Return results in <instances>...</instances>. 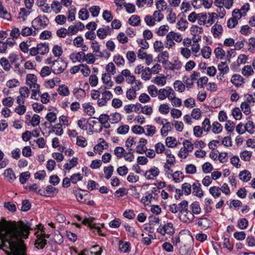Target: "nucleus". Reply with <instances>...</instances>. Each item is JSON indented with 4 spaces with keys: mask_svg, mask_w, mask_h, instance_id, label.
I'll use <instances>...</instances> for the list:
<instances>
[{
    "mask_svg": "<svg viewBox=\"0 0 255 255\" xmlns=\"http://www.w3.org/2000/svg\"><path fill=\"white\" fill-rule=\"evenodd\" d=\"M31 223L21 222L18 225L15 222H7L2 218L0 221V250L7 255H26V247L21 238H28L29 231L32 230Z\"/></svg>",
    "mask_w": 255,
    "mask_h": 255,
    "instance_id": "f257e3e1",
    "label": "nucleus"
},
{
    "mask_svg": "<svg viewBox=\"0 0 255 255\" xmlns=\"http://www.w3.org/2000/svg\"><path fill=\"white\" fill-rule=\"evenodd\" d=\"M180 42L182 40L181 35L173 31L169 32L166 36L165 47L168 49L175 45V42Z\"/></svg>",
    "mask_w": 255,
    "mask_h": 255,
    "instance_id": "f03ea898",
    "label": "nucleus"
},
{
    "mask_svg": "<svg viewBox=\"0 0 255 255\" xmlns=\"http://www.w3.org/2000/svg\"><path fill=\"white\" fill-rule=\"evenodd\" d=\"M95 218L93 217H89V218H85L82 221V224L85 225H88L91 231H93V233L96 234L97 233L102 237H105V235L101 233V228L103 227L104 225L101 224L100 227L99 225L95 223L94 222Z\"/></svg>",
    "mask_w": 255,
    "mask_h": 255,
    "instance_id": "7ed1b4c3",
    "label": "nucleus"
},
{
    "mask_svg": "<svg viewBox=\"0 0 255 255\" xmlns=\"http://www.w3.org/2000/svg\"><path fill=\"white\" fill-rule=\"evenodd\" d=\"M49 20L45 15H40L32 21V26L35 30L45 28L49 24Z\"/></svg>",
    "mask_w": 255,
    "mask_h": 255,
    "instance_id": "20e7f679",
    "label": "nucleus"
},
{
    "mask_svg": "<svg viewBox=\"0 0 255 255\" xmlns=\"http://www.w3.org/2000/svg\"><path fill=\"white\" fill-rule=\"evenodd\" d=\"M49 44L48 43H40L37 44L36 47L29 49V54L31 56H36L39 54L44 55L49 52Z\"/></svg>",
    "mask_w": 255,
    "mask_h": 255,
    "instance_id": "39448f33",
    "label": "nucleus"
},
{
    "mask_svg": "<svg viewBox=\"0 0 255 255\" xmlns=\"http://www.w3.org/2000/svg\"><path fill=\"white\" fill-rule=\"evenodd\" d=\"M187 208H188V202L186 200H182L179 203H173L169 206V210L173 214L179 213L186 211Z\"/></svg>",
    "mask_w": 255,
    "mask_h": 255,
    "instance_id": "423d86ee",
    "label": "nucleus"
},
{
    "mask_svg": "<svg viewBox=\"0 0 255 255\" xmlns=\"http://www.w3.org/2000/svg\"><path fill=\"white\" fill-rule=\"evenodd\" d=\"M66 68V63L63 60L57 59L53 62L51 66L52 71L56 74L62 73Z\"/></svg>",
    "mask_w": 255,
    "mask_h": 255,
    "instance_id": "0eeeda50",
    "label": "nucleus"
},
{
    "mask_svg": "<svg viewBox=\"0 0 255 255\" xmlns=\"http://www.w3.org/2000/svg\"><path fill=\"white\" fill-rule=\"evenodd\" d=\"M157 231L163 236L166 234L171 235L174 233V228L172 223H166L164 225H160Z\"/></svg>",
    "mask_w": 255,
    "mask_h": 255,
    "instance_id": "6e6552de",
    "label": "nucleus"
},
{
    "mask_svg": "<svg viewBox=\"0 0 255 255\" xmlns=\"http://www.w3.org/2000/svg\"><path fill=\"white\" fill-rule=\"evenodd\" d=\"M59 192V190L52 185H48L45 190L39 189L38 193L41 196L51 197L56 195Z\"/></svg>",
    "mask_w": 255,
    "mask_h": 255,
    "instance_id": "1a4fd4ad",
    "label": "nucleus"
},
{
    "mask_svg": "<svg viewBox=\"0 0 255 255\" xmlns=\"http://www.w3.org/2000/svg\"><path fill=\"white\" fill-rule=\"evenodd\" d=\"M195 218L194 215L191 211L187 208L186 211L181 212L179 215V219L183 223H189L192 222Z\"/></svg>",
    "mask_w": 255,
    "mask_h": 255,
    "instance_id": "9d476101",
    "label": "nucleus"
},
{
    "mask_svg": "<svg viewBox=\"0 0 255 255\" xmlns=\"http://www.w3.org/2000/svg\"><path fill=\"white\" fill-rule=\"evenodd\" d=\"M102 98L99 99L97 101V104L99 107L106 106L108 101L113 98V94L111 92L105 91L101 93Z\"/></svg>",
    "mask_w": 255,
    "mask_h": 255,
    "instance_id": "9b49d317",
    "label": "nucleus"
},
{
    "mask_svg": "<svg viewBox=\"0 0 255 255\" xmlns=\"http://www.w3.org/2000/svg\"><path fill=\"white\" fill-rule=\"evenodd\" d=\"M159 174V169L154 166L148 170H146L144 173V176L148 180L154 179Z\"/></svg>",
    "mask_w": 255,
    "mask_h": 255,
    "instance_id": "f8f14e48",
    "label": "nucleus"
},
{
    "mask_svg": "<svg viewBox=\"0 0 255 255\" xmlns=\"http://www.w3.org/2000/svg\"><path fill=\"white\" fill-rule=\"evenodd\" d=\"M197 224L201 229L205 230L210 227L212 222L207 218L201 217L198 219Z\"/></svg>",
    "mask_w": 255,
    "mask_h": 255,
    "instance_id": "ddd939ff",
    "label": "nucleus"
},
{
    "mask_svg": "<svg viewBox=\"0 0 255 255\" xmlns=\"http://www.w3.org/2000/svg\"><path fill=\"white\" fill-rule=\"evenodd\" d=\"M112 32V29L109 26L105 27L100 28L97 31V34L99 38L101 39H105L108 35H110Z\"/></svg>",
    "mask_w": 255,
    "mask_h": 255,
    "instance_id": "4468645a",
    "label": "nucleus"
},
{
    "mask_svg": "<svg viewBox=\"0 0 255 255\" xmlns=\"http://www.w3.org/2000/svg\"><path fill=\"white\" fill-rule=\"evenodd\" d=\"M102 80L103 81V82L104 84L107 85V86L109 87H107L106 86H104V87H103V88L101 87L99 89V90H101L102 89L106 90V89L110 88L114 85L113 82L111 81V74H110L107 73L103 74L102 76Z\"/></svg>",
    "mask_w": 255,
    "mask_h": 255,
    "instance_id": "2eb2a0df",
    "label": "nucleus"
},
{
    "mask_svg": "<svg viewBox=\"0 0 255 255\" xmlns=\"http://www.w3.org/2000/svg\"><path fill=\"white\" fill-rule=\"evenodd\" d=\"M70 57L74 63H75L77 61L82 62L84 61L85 54L83 51H80L75 53H72L70 55Z\"/></svg>",
    "mask_w": 255,
    "mask_h": 255,
    "instance_id": "dca6fc26",
    "label": "nucleus"
},
{
    "mask_svg": "<svg viewBox=\"0 0 255 255\" xmlns=\"http://www.w3.org/2000/svg\"><path fill=\"white\" fill-rule=\"evenodd\" d=\"M3 175L6 181L9 182H13L16 178V176L11 168H8L5 170Z\"/></svg>",
    "mask_w": 255,
    "mask_h": 255,
    "instance_id": "f3484780",
    "label": "nucleus"
},
{
    "mask_svg": "<svg viewBox=\"0 0 255 255\" xmlns=\"http://www.w3.org/2000/svg\"><path fill=\"white\" fill-rule=\"evenodd\" d=\"M233 0H215L214 3L216 6H225L226 8L230 9L233 4Z\"/></svg>",
    "mask_w": 255,
    "mask_h": 255,
    "instance_id": "a211bd4d",
    "label": "nucleus"
},
{
    "mask_svg": "<svg viewBox=\"0 0 255 255\" xmlns=\"http://www.w3.org/2000/svg\"><path fill=\"white\" fill-rule=\"evenodd\" d=\"M231 81L235 86L239 87L244 83V79L240 75L234 74L232 76Z\"/></svg>",
    "mask_w": 255,
    "mask_h": 255,
    "instance_id": "6ab92c4d",
    "label": "nucleus"
},
{
    "mask_svg": "<svg viewBox=\"0 0 255 255\" xmlns=\"http://www.w3.org/2000/svg\"><path fill=\"white\" fill-rule=\"evenodd\" d=\"M201 184L198 182L194 183L192 185L193 194L200 198H201L203 196V192L201 189Z\"/></svg>",
    "mask_w": 255,
    "mask_h": 255,
    "instance_id": "aec40b11",
    "label": "nucleus"
},
{
    "mask_svg": "<svg viewBox=\"0 0 255 255\" xmlns=\"http://www.w3.org/2000/svg\"><path fill=\"white\" fill-rule=\"evenodd\" d=\"M42 237L39 235L37 236V239L35 241L34 245L37 249H43L47 244V240Z\"/></svg>",
    "mask_w": 255,
    "mask_h": 255,
    "instance_id": "412c9836",
    "label": "nucleus"
},
{
    "mask_svg": "<svg viewBox=\"0 0 255 255\" xmlns=\"http://www.w3.org/2000/svg\"><path fill=\"white\" fill-rule=\"evenodd\" d=\"M211 31L213 36L215 38H217L220 36L223 33L222 26L221 25L216 23L212 27Z\"/></svg>",
    "mask_w": 255,
    "mask_h": 255,
    "instance_id": "4be33fe9",
    "label": "nucleus"
},
{
    "mask_svg": "<svg viewBox=\"0 0 255 255\" xmlns=\"http://www.w3.org/2000/svg\"><path fill=\"white\" fill-rule=\"evenodd\" d=\"M20 33L22 36L25 37L29 35L35 36L37 34L36 30H33L32 28L27 26L22 28Z\"/></svg>",
    "mask_w": 255,
    "mask_h": 255,
    "instance_id": "5701e85b",
    "label": "nucleus"
},
{
    "mask_svg": "<svg viewBox=\"0 0 255 255\" xmlns=\"http://www.w3.org/2000/svg\"><path fill=\"white\" fill-rule=\"evenodd\" d=\"M192 251V248L190 245H184L180 247V254L181 255H190Z\"/></svg>",
    "mask_w": 255,
    "mask_h": 255,
    "instance_id": "b1692460",
    "label": "nucleus"
},
{
    "mask_svg": "<svg viewBox=\"0 0 255 255\" xmlns=\"http://www.w3.org/2000/svg\"><path fill=\"white\" fill-rule=\"evenodd\" d=\"M73 93L78 100H81L86 96V93L84 90L81 88H75L73 91Z\"/></svg>",
    "mask_w": 255,
    "mask_h": 255,
    "instance_id": "393cba45",
    "label": "nucleus"
},
{
    "mask_svg": "<svg viewBox=\"0 0 255 255\" xmlns=\"http://www.w3.org/2000/svg\"><path fill=\"white\" fill-rule=\"evenodd\" d=\"M191 212L194 215H199L201 212V209L198 202H194L190 205Z\"/></svg>",
    "mask_w": 255,
    "mask_h": 255,
    "instance_id": "a878e982",
    "label": "nucleus"
},
{
    "mask_svg": "<svg viewBox=\"0 0 255 255\" xmlns=\"http://www.w3.org/2000/svg\"><path fill=\"white\" fill-rule=\"evenodd\" d=\"M239 177L240 180L244 182H248L251 178V173L247 170L240 172Z\"/></svg>",
    "mask_w": 255,
    "mask_h": 255,
    "instance_id": "bb28decb",
    "label": "nucleus"
},
{
    "mask_svg": "<svg viewBox=\"0 0 255 255\" xmlns=\"http://www.w3.org/2000/svg\"><path fill=\"white\" fill-rule=\"evenodd\" d=\"M130 244L129 242H119V250L123 253H129L130 251Z\"/></svg>",
    "mask_w": 255,
    "mask_h": 255,
    "instance_id": "cd10ccee",
    "label": "nucleus"
},
{
    "mask_svg": "<svg viewBox=\"0 0 255 255\" xmlns=\"http://www.w3.org/2000/svg\"><path fill=\"white\" fill-rule=\"evenodd\" d=\"M84 112L90 116H92L95 113L94 108L89 103H85L83 105Z\"/></svg>",
    "mask_w": 255,
    "mask_h": 255,
    "instance_id": "c85d7f7f",
    "label": "nucleus"
},
{
    "mask_svg": "<svg viewBox=\"0 0 255 255\" xmlns=\"http://www.w3.org/2000/svg\"><path fill=\"white\" fill-rule=\"evenodd\" d=\"M188 24V23L185 19L183 18H180L176 23V27L178 29L184 31L187 28Z\"/></svg>",
    "mask_w": 255,
    "mask_h": 255,
    "instance_id": "c756f323",
    "label": "nucleus"
},
{
    "mask_svg": "<svg viewBox=\"0 0 255 255\" xmlns=\"http://www.w3.org/2000/svg\"><path fill=\"white\" fill-rule=\"evenodd\" d=\"M0 64L3 68V70L6 72L9 71L11 67L8 59L5 57H2L0 59Z\"/></svg>",
    "mask_w": 255,
    "mask_h": 255,
    "instance_id": "7c9ffc66",
    "label": "nucleus"
},
{
    "mask_svg": "<svg viewBox=\"0 0 255 255\" xmlns=\"http://www.w3.org/2000/svg\"><path fill=\"white\" fill-rule=\"evenodd\" d=\"M109 121L112 124L118 123L121 120V115L119 113H112L109 116Z\"/></svg>",
    "mask_w": 255,
    "mask_h": 255,
    "instance_id": "2f4dec72",
    "label": "nucleus"
},
{
    "mask_svg": "<svg viewBox=\"0 0 255 255\" xmlns=\"http://www.w3.org/2000/svg\"><path fill=\"white\" fill-rule=\"evenodd\" d=\"M129 24L136 26L139 25L140 23V17L137 15H132L128 19Z\"/></svg>",
    "mask_w": 255,
    "mask_h": 255,
    "instance_id": "473e14b6",
    "label": "nucleus"
},
{
    "mask_svg": "<svg viewBox=\"0 0 255 255\" xmlns=\"http://www.w3.org/2000/svg\"><path fill=\"white\" fill-rule=\"evenodd\" d=\"M168 65H170L169 66L168 68L171 70H178L182 67L181 62L178 60H174L173 63L169 62Z\"/></svg>",
    "mask_w": 255,
    "mask_h": 255,
    "instance_id": "72a5a7b5",
    "label": "nucleus"
},
{
    "mask_svg": "<svg viewBox=\"0 0 255 255\" xmlns=\"http://www.w3.org/2000/svg\"><path fill=\"white\" fill-rule=\"evenodd\" d=\"M242 73L244 76L249 77L254 73V71L251 66L246 65L242 69Z\"/></svg>",
    "mask_w": 255,
    "mask_h": 255,
    "instance_id": "f704fd0d",
    "label": "nucleus"
},
{
    "mask_svg": "<svg viewBox=\"0 0 255 255\" xmlns=\"http://www.w3.org/2000/svg\"><path fill=\"white\" fill-rule=\"evenodd\" d=\"M209 192L215 198L219 197L221 194L220 188L217 186L210 187Z\"/></svg>",
    "mask_w": 255,
    "mask_h": 255,
    "instance_id": "c9c22d12",
    "label": "nucleus"
},
{
    "mask_svg": "<svg viewBox=\"0 0 255 255\" xmlns=\"http://www.w3.org/2000/svg\"><path fill=\"white\" fill-rule=\"evenodd\" d=\"M173 180L176 183L180 182L184 178V175L181 171H177L174 172L172 175Z\"/></svg>",
    "mask_w": 255,
    "mask_h": 255,
    "instance_id": "e433bc0d",
    "label": "nucleus"
},
{
    "mask_svg": "<svg viewBox=\"0 0 255 255\" xmlns=\"http://www.w3.org/2000/svg\"><path fill=\"white\" fill-rule=\"evenodd\" d=\"M37 77L33 74H27L26 76V84L29 87L33 84H35L37 82Z\"/></svg>",
    "mask_w": 255,
    "mask_h": 255,
    "instance_id": "4c0bfd02",
    "label": "nucleus"
},
{
    "mask_svg": "<svg viewBox=\"0 0 255 255\" xmlns=\"http://www.w3.org/2000/svg\"><path fill=\"white\" fill-rule=\"evenodd\" d=\"M114 167L112 165H110L109 166L104 168V172L105 174V178L107 179H109L111 177L114 172Z\"/></svg>",
    "mask_w": 255,
    "mask_h": 255,
    "instance_id": "58836bf2",
    "label": "nucleus"
},
{
    "mask_svg": "<svg viewBox=\"0 0 255 255\" xmlns=\"http://www.w3.org/2000/svg\"><path fill=\"white\" fill-rule=\"evenodd\" d=\"M220 72L227 74L229 71V68L226 62H221L218 65Z\"/></svg>",
    "mask_w": 255,
    "mask_h": 255,
    "instance_id": "ea45409f",
    "label": "nucleus"
},
{
    "mask_svg": "<svg viewBox=\"0 0 255 255\" xmlns=\"http://www.w3.org/2000/svg\"><path fill=\"white\" fill-rule=\"evenodd\" d=\"M30 177V173L28 171H25L22 172L19 175V182L22 184H24L27 181V180Z\"/></svg>",
    "mask_w": 255,
    "mask_h": 255,
    "instance_id": "a19ab883",
    "label": "nucleus"
},
{
    "mask_svg": "<svg viewBox=\"0 0 255 255\" xmlns=\"http://www.w3.org/2000/svg\"><path fill=\"white\" fill-rule=\"evenodd\" d=\"M91 47L93 50V52L98 53V56L101 57H103V54L100 51V45L96 41H94L91 43Z\"/></svg>",
    "mask_w": 255,
    "mask_h": 255,
    "instance_id": "79ce46f5",
    "label": "nucleus"
},
{
    "mask_svg": "<svg viewBox=\"0 0 255 255\" xmlns=\"http://www.w3.org/2000/svg\"><path fill=\"white\" fill-rule=\"evenodd\" d=\"M59 94L63 96H67L69 94V89L65 85H62L60 86L58 89Z\"/></svg>",
    "mask_w": 255,
    "mask_h": 255,
    "instance_id": "37998d69",
    "label": "nucleus"
},
{
    "mask_svg": "<svg viewBox=\"0 0 255 255\" xmlns=\"http://www.w3.org/2000/svg\"><path fill=\"white\" fill-rule=\"evenodd\" d=\"M246 15V12H242L239 9H235L232 12V16L236 18L238 21Z\"/></svg>",
    "mask_w": 255,
    "mask_h": 255,
    "instance_id": "c03bdc74",
    "label": "nucleus"
},
{
    "mask_svg": "<svg viewBox=\"0 0 255 255\" xmlns=\"http://www.w3.org/2000/svg\"><path fill=\"white\" fill-rule=\"evenodd\" d=\"M78 163V158L76 157H73L70 160V163H66L64 165L65 169L70 170L73 167L76 166Z\"/></svg>",
    "mask_w": 255,
    "mask_h": 255,
    "instance_id": "a18cd8bd",
    "label": "nucleus"
},
{
    "mask_svg": "<svg viewBox=\"0 0 255 255\" xmlns=\"http://www.w3.org/2000/svg\"><path fill=\"white\" fill-rule=\"evenodd\" d=\"M252 155V152L244 150L240 153L241 159L246 161H249Z\"/></svg>",
    "mask_w": 255,
    "mask_h": 255,
    "instance_id": "49530a36",
    "label": "nucleus"
},
{
    "mask_svg": "<svg viewBox=\"0 0 255 255\" xmlns=\"http://www.w3.org/2000/svg\"><path fill=\"white\" fill-rule=\"evenodd\" d=\"M124 227L126 229V230L128 233V235L129 236L135 238L136 233L134 228L133 227L129 226L128 224H125Z\"/></svg>",
    "mask_w": 255,
    "mask_h": 255,
    "instance_id": "de8ad7c7",
    "label": "nucleus"
},
{
    "mask_svg": "<svg viewBox=\"0 0 255 255\" xmlns=\"http://www.w3.org/2000/svg\"><path fill=\"white\" fill-rule=\"evenodd\" d=\"M166 143L169 147H175L177 145L176 139L171 136H168L166 138Z\"/></svg>",
    "mask_w": 255,
    "mask_h": 255,
    "instance_id": "09e8293b",
    "label": "nucleus"
},
{
    "mask_svg": "<svg viewBox=\"0 0 255 255\" xmlns=\"http://www.w3.org/2000/svg\"><path fill=\"white\" fill-rule=\"evenodd\" d=\"M222 129L223 128L221 124H220L218 122H214L212 124V130L214 133L217 134L221 132L222 130Z\"/></svg>",
    "mask_w": 255,
    "mask_h": 255,
    "instance_id": "8fccbe9b",
    "label": "nucleus"
},
{
    "mask_svg": "<svg viewBox=\"0 0 255 255\" xmlns=\"http://www.w3.org/2000/svg\"><path fill=\"white\" fill-rule=\"evenodd\" d=\"M169 27L167 25H163L160 26L156 33L159 36H163L169 30Z\"/></svg>",
    "mask_w": 255,
    "mask_h": 255,
    "instance_id": "3c124183",
    "label": "nucleus"
},
{
    "mask_svg": "<svg viewBox=\"0 0 255 255\" xmlns=\"http://www.w3.org/2000/svg\"><path fill=\"white\" fill-rule=\"evenodd\" d=\"M152 82L157 85L164 86L166 84V79L165 76H156Z\"/></svg>",
    "mask_w": 255,
    "mask_h": 255,
    "instance_id": "603ef678",
    "label": "nucleus"
},
{
    "mask_svg": "<svg viewBox=\"0 0 255 255\" xmlns=\"http://www.w3.org/2000/svg\"><path fill=\"white\" fill-rule=\"evenodd\" d=\"M174 88L176 91L182 92L185 90V87L181 81L177 80L174 83Z\"/></svg>",
    "mask_w": 255,
    "mask_h": 255,
    "instance_id": "864d4df0",
    "label": "nucleus"
},
{
    "mask_svg": "<svg viewBox=\"0 0 255 255\" xmlns=\"http://www.w3.org/2000/svg\"><path fill=\"white\" fill-rule=\"evenodd\" d=\"M211 48L209 46H206L201 49V53L204 58L208 59L211 54Z\"/></svg>",
    "mask_w": 255,
    "mask_h": 255,
    "instance_id": "5fc2aeb1",
    "label": "nucleus"
},
{
    "mask_svg": "<svg viewBox=\"0 0 255 255\" xmlns=\"http://www.w3.org/2000/svg\"><path fill=\"white\" fill-rule=\"evenodd\" d=\"M106 70L107 73L111 75H114L116 73V68L113 62H110L106 65Z\"/></svg>",
    "mask_w": 255,
    "mask_h": 255,
    "instance_id": "6e6d98bb",
    "label": "nucleus"
},
{
    "mask_svg": "<svg viewBox=\"0 0 255 255\" xmlns=\"http://www.w3.org/2000/svg\"><path fill=\"white\" fill-rule=\"evenodd\" d=\"M214 53L218 59H222L225 55V51L221 47H217L214 50Z\"/></svg>",
    "mask_w": 255,
    "mask_h": 255,
    "instance_id": "4d7b16f0",
    "label": "nucleus"
},
{
    "mask_svg": "<svg viewBox=\"0 0 255 255\" xmlns=\"http://www.w3.org/2000/svg\"><path fill=\"white\" fill-rule=\"evenodd\" d=\"M151 70L149 68H145L142 73V79L145 81L149 80L151 77Z\"/></svg>",
    "mask_w": 255,
    "mask_h": 255,
    "instance_id": "13d9d810",
    "label": "nucleus"
},
{
    "mask_svg": "<svg viewBox=\"0 0 255 255\" xmlns=\"http://www.w3.org/2000/svg\"><path fill=\"white\" fill-rule=\"evenodd\" d=\"M89 13L88 11L86 8L81 9L79 12V18L82 20H85L88 18Z\"/></svg>",
    "mask_w": 255,
    "mask_h": 255,
    "instance_id": "bf43d9fd",
    "label": "nucleus"
},
{
    "mask_svg": "<svg viewBox=\"0 0 255 255\" xmlns=\"http://www.w3.org/2000/svg\"><path fill=\"white\" fill-rule=\"evenodd\" d=\"M51 8L55 13H58L61 10L62 5L58 1H54L51 4Z\"/></svg>",
    "mask_w": 255,
    "mask_h": 255,
    "instance_id": "052dcab7",
    "label": "nucleus"
},
{
    "mask_svg": "<svg viewBox=\"0 0 255 255\" xmlns=\"http://www.w3.org/2000/svg\"><path fill=\"white\" fill-rule=\"evenodd\" d=\"M232 114L236 120H240L242 118V113L239 108L236 107L232 110Z\"/></svg>",
    "mask_w": 255,
    "mask_h": 255,
    "instance_id": "680f3d73",
    "label": "nucleus"
},
{
    "mask_svg": "<svg viewBox=\"0 0 255 255\" xmlns=\"http://www.w3.org/2000/svg\"><path fill=\"white\" fill-rule=\"evenodd\" d=\"M67 29L64 27H61L56 31V35L59 38H65L68 36Z\"/></svg>",
    "mask_w": 255,
    "mask_h": 255,
    "instance_id": "e2e57ef3",
    "label": "nucleus"
},
{
    "mask_svg": "<svg viewBox=\"0 0 255 255\" xmlns=\"http://www.w3.org/2000/svg\"><path fill=\"white\" fill-rule=\"evenodd\" d=\"M182 191L184 192V193L186 195H188L191 193V185L190 184L185 182L182 185Z\"/></svg>",
    "mask_w": 255,
    "mask_h": 255,
    "instance_id": "0e129e2a",
    "label": "nucleus"
},
{
    "mask_svg": "<svg viewBox=\"0 0 255 255\" xmlns=\"http://www.w3.org/2000/svg\"><path fill=\"white\" fill-rule=\"evenodd\" d=\"M202 169L204 173H209L213 170V167L210 163L207 162L202 165Z\"/></svg>",
    "mask_w": 255,
    "mask_h": 255,
    "instance_id": "69168bd1",
    "label": "nucleus"
},
{
    "mask_svg": "<svg viewBox=\"0 0 255 255\" xmlns=\"http://www.w3.org/2000/svg\"><path fill=\"white\" fill-rule=\"evenodd\" d=\"M52 53L55 57H60L63 53L62 47L58 45H54L52 49Z\"/></svg>",
    "mask_w": 255,
    "mask_h": 255,
    "instance_id": "338daca9",
    "label": "nucleus"
},
{
    "mask_svg": "<svg viewBox=\"0 0 255 255\" xmlns=\"http://www.w3.org/2000/svg\"><path fill=\"white\" fill-rule=\"evenodd\" d=\"M83 176L79 173H74L70 176L71 182L73 184H76L77 182L81 181Z\"/></svg>",
    "mask_w": 255,
    "mask_h": 255,
    "instance_id": "774afa93",
    "label": "nucleus"
}]
</instances>
